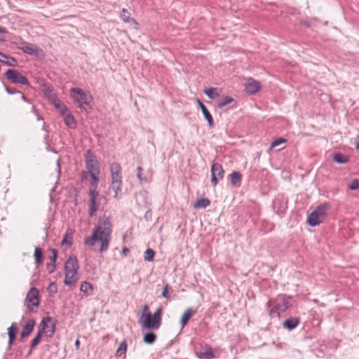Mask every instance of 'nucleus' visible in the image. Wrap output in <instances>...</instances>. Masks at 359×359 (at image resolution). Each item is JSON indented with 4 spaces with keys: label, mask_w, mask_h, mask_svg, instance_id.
I'll use <instances>...</instances> for the list:
<instances>
[{
    "label": "nucleus",
    "mask_w": 359,
    "mask_h": 359,
    "mask_svg": "<svg viewBox=\"0 0 359 359\" xmlns=\"http://www.w3.org/2000/svg\"><path fill=\"white\" fill-rule=\"evenodd\" d=\"M80 290L84 294H90V293L93 291V286L90 283L83 281L80 285Z\"/></svg>",
    "instance_id": "obj_35"
},
{
    "label": "nucleus",
    "mask_w": 359,
    "mask_h": 359,
    "mask_svg": "<svg viewBox=\"0 0 359 359\" xmlns=\"http://www.w3.org/2000/svg\"><path fill=\"white\" fill-rule=\"evenodd\" d=\"M46 269L48 271V273L50 274L54 272L55 269V264L51 263L46 264Z\"/></svg>",
    "instance_id": "obj_51"
},
{
    "label": "nucleus",
    "mask_w": 359,
    "mask_h": 359,
    "mask_svg": "<svg viewBox=\"0 0 359 359\" xmlns=\"http://www.w3.org/2000/svg\"><path fill=\"white\" fill-rule=\"evenodd\" d=\"M299 323V317H290L282 323V326L284 329L291 331L295 329Z\"/></svg>",
    "instance_id": "obj_20"
},
{
    "label": "nucleus",
    "mask_w": 359,
    "mask_h": 359,
    "mask_svg": "<svg viewBox=\"0 0 359 359\" xmlns=\"http://www.w3.org/2000/svg\"><path fill=\"white\" fill-rule=\"evenodd\" d=\"M142 170H143V168L141 166H138L137 168V177L141 182L143 181H145V179L142 177Z\"/></svg>",
    "instance_id": "obj_49"
},
{
    "label": "nucleus",
    "mask_w": 359,
    "mask_h": 359,
    "mask_svg": "<svg viewBox=\"0 0 359 359\" xmlns=\"http://www.w3.org/2000/svg\"><path fill=\"white\" fill-rule=\"evenodd\" d=\"M84 158L86 169L87 171L89 172V175H100V170L99 167V162L97 159L96 156L90 149H88L86 151L84 154Z\"/></svg>",
    "instance_id": "obj_8"
},
{
    "label": "nucleus",
    "mask_w": 359,
    "mask_h": 359,
    "mask_svg": "<svg viewBox=\"0 0 359 359\" xmlns=\"http://www.w3.org/2000/svg\"><path fill=\"white\" fill-rule=\"evenodd\" d=\"M332 160L339 164H344L348 161V157L342 153L337 152L334 154Z\"/></svg>",
    "instance_id": "obj_32"
},
{
    "label": "nucleus",
    "mask_w": 359,
    "mask_h": 359,
    "mask_svg": "<svg viewBox=\"0 0 359 359\" xmlns=\"http://www.w3.org/2000/svg\"><path fill=\"white\" fill-rule=\"evenodd\" d=\"M42 336L40 334L36 333V336L32 340L30 344V349L34 348L40 343Z\"/></svg>",
    "instance_id": "obj_38"
},
{
    "label": "nucleus",
    "mask_w": 359,
    "mask_h": 359,
    "mask_svg": "<svg viewBox=\"0 0 359 359\" xmlns=\"http://www.w3.org/2000/svg\"><path fill=\"white\" fill-rule=\"evenodd\" d=\"M72 244V238L69 236H68L67 233L64 236L62 241L61 245H67L68 246H71Z\"/></svg>",
    "instance_id": "obj_41"
},
{
    "label": "nucleus",
    "mask_w": 359,
    "mask_h": 359,
    "mask_svg": "<svg viewBox=\"0 0 359 359\" xmlns=\"http://www.w3.org/2000/svg\"><path fill=\"white\" fill-rule=\"evenodd\" d=\"M210 204V201L208 198H203L201 199H198L194 205V208L196 209H203L209 206Z\"/></svg>",
    "instance_id": "obj_33"
},
{
    "label": "nucleus",
    "mask_w": 359,
    "mask_h": 359,
    "mask_svg": "<svg viewBox=\"0 0 359 359\" xmlns=\"http://www.w3.org/2000/svg\"><path fill=\"white\" fill-rule=\"evenodd\" d=\"M35 325L36 322L34 319H30L27 321L26 324L24 325L20 332V341H22L23 339L27 337L31 334V333L34 330Z\"/></svg>",
    "instance_id": "obj_19"
},
{
    "label": "nucleus",
    "mask_w": 359,
    "mask_h": 359,
    "mask_svg": "<svg viewBox=\"0 0 359 359\" xmlns=\"http://www.w3.org/2000/svg\"><path fill=\"white\" fill-rule=\"evenodd\" d=\"M34 262L36 266L41 265L43 262V255L41 248L36 247L34 253Z\"/></svg>",
    "instance_id": "obj_29"
},
{
    "label": "nucleus",
    "mask_w": 359,
    "mask_h": 359,
    "mask_svg": "<svg viewBox=\"0 0 359 359\" xmlns=\"http://www.w3.org/2000/svg\"><path fill=\"white\" fill-rule=\"evenodd\" d=\"M290 299L291 297L290 296L285 294H278L273 302L269 301L266 304V306L270 308L271 304L275 305L276 309H278L281 313L285 312L291 306L289 302Z\"/></svg>",
    "instance_id": "obj_10"
},
{
    "label": "nucleus",
    "mask_w": 359,
    "mask_h": 359,
    "mask_svg": "<svg viewBox=\"0 0 359 359\" xmlns=\"http://www.w3.org/2000/svg\"><path fill=\"white\" fill-rule=\"evenodd\" d=\"M196 313V310H194L192 308H188L182 314L181 319H180V324L182 325V327H185L190 318L192 316H194Z\"/></svg>",
    "instance_id": "obj_23"
},
{
    "label": "nucleus",
    "mask_w": 359,
    "mask_h": 359,
    "mask_svg": "<svg viewBox=\"0 0 359 359\" xmlns=\"http://www.w3.org/2000/svg\"><path fill=\"white\" fill-rule=\"evenodd\" d=\"M170 286L168 285V284H165L163 287V291H162V293H161V296L164 298H169V290H170Z\"/></svg>",
    "instance_id": "obj_48"
},
{
    "label": "nucleus",
    "mask_w": 359,
    "mask_h": 359,
    "mask_svg": "<svg viewBox=\"0 0 359 359\" xmlns=\"http://www.w3.org/2000/svg\"><path fill=\"white\" fill-rule=\"evenodd\" d=\"M126 351H127V343H126V341L124 339L119 344V346L116 353V356L119 357V358L122 357L123 359L126 358Z\"/></svg>",
    "instance_id": "obj_30"
},
{
    "label": "nucleus",
    "mask_w": 359,
    "mask_h": 359,
    "mask_svg": "<svg viewBox=\"0 0 359 359\" xmlns=\"http://www.w3.org/2000/svg\"><path fill=\"white\" fill-rule=\"evenodd\" d=\"M111 227L109 217L104 215L99 221V225L93 229L91 236L85 238L84 243L89 247H93L99 241H100L99 252L100 253L106 252L110 242Z\"/></svg>",
    "instance_id": "obj_1"
},
{
    "label": "nucleus",
    "mask_w": 359,
    "mask_h": 359,
    "mask_svg": "<svg viewBox=\"0 0 359 359\" xmlns=\"http://www.w3.org/2000/svg\"><path fill=\"white\" fill-rule=\"evenodd\" d=\"M222 92V89L219 88H209L203 90L205 95H206L210 99L214 100L218 97Z\"/></svg>",
    "instance_id": "obj_25"
},
{
    "label": "nucleus",
    "mask_w": 359,
    "mask_h": 359,
    "mask_svg": "<svg viewBox=\"0 0 359 359\" xmlns=\"http://www.w3.org/2000/svg\"><path fill=\"white\" fill-rule=\"evenodd\" d=\"M287 140L283 137H278L271 142V147H276L281 144L285 143Z\"/></svg>",
    "instance_id": "obj_40"
},
{
    "label": "nucleus",
    "mask_w": 359,
    "mask_h": 359,
    "mask_svg": "<svg viewBox=\"0 0 359 359\" xmlns=\"http://www.w3.org/2000/svg\"><path fill=\"white\" fill-rule=\"evenodd\" d=\"M18 331V324L15 322L12 323L8 328V334H16Z\"/></svg>",
    "instance_id": "obj_43"
},
{
    "label": "nucleus",
    "mask_w": 359,
    "mask_h": 359,
    "mask_svg": "<svg viewBox=\"0 0 359 359\" xmlns=\"http://www.w3.org/2000/svg\"><path fill=\"white\" fill-rule=\"evenodd\" d=\"M151 215H152V213H151V210H147L144 215V218L147 220V221H149V220H151Z\"/></svg>",
    "instance_id": "obj_52"
},
{
    "label": "nucleus",
    "mask_w": 359,
    "mask_h": 359,
    "mask_svg": "<svg viewBox=\"0 0 359 359\" xmlns=\"http://www.w3.org/2000/svg\"><path fill=\"white\" fill-rule=\"evenodd\" d=\"M260 90V83L252 78H249L245 83V91L250 95H255Z\"/></svg>",
    "instance_id": "obj_15"
},
{
    "label": "nucleus",
    "mask_w": 359,
    "mask_h": 359,
    "mask_svg": "<svg viewBox=\"0 0 359 359\" xmlns=\"http://www.w3.org/2000/svg\"><path fill=\"white\" fill-rule=\"evenodd\" d=\"M354 144L356 149L359 150V135H357L354 140Z\"/></svg>",
    "instance_id": "obj_54"
},
{
    "label": "nucleus",
    "mask_w": 359,
    "mask_h": 359,
    "mask_svg": "<svg viewBox=\"0 0 359 359\" xmlns=\"http://www.w3.org/2000/svg\"><path fill=\"white\" fill-rule=\"evenodd\" d=\"M128 252H129L128 248L125 247L122 249L121 254L124 255L125 256L127 255Z\"/></svg>",
    "instance_id": "obj_57"
},
{
    "label": "nucleus",
    "mask_w": 359,
    "mask_h": 359,
    "mask_svg": "<svg viewBox=\"0 0 359 359\" xmlns=\"http://www.w3.org/2000/svg\"><path fill=\"white\" fill-rule=\"evenodd\" d=\"M155 255L156 252L153 249L147 248L144 252V259L149 262H153L154 260Z\"/></svg>",
    "instance_id": "obj_36"
},
{
    "label": "nucleus",
    "mask_w": 359,
    "mask_h": 359,
    "mask_svg": "<svg viewBox=\"0 0 359 359\" xmlns=\"http://www.w3.org/2000/svg\"><path fill=\"white\" fill-rule=\"evenodd\" d=\"M4 74L6 79L12 83L30 86V82L28 79L17 69H8Z\"/></svg>",
    "instance_id": "obj_9"
},
{
    "label": "nucleus",
    "mask_w": 359,
    "mask_h": 359,
    "mask_svg": "<svg viewBox=\"0 0 359 359\" xmlns=\"http://www.w3.org/2000/svg\"><path fill=\"white\" fill-rule=\"evenodd\" d=\"M48 290L50 293L55 294L57 292V286L56 283L51 282L48 287Z\"/></svg>",
    "instance_id": "obj_45"
},
{
    "label": "nucleus",
    "mask_w": 359,
    "mask_h": 359,
    "mask_svg": "<svg viewBox=\"0 0 359 359\" xmlns=\"http://www.w3.org/2000/svg\"><path fill=\"white\" fill-rule=\"evenodd\" d=\"M163 311V307L160 306L153 314L141 313L139 319V323L140 324L142 329H146L149 331L158 330L162 324Z\"/></svg>",
    "instance_id": "obj_2"
},
{
    "label": "nucleus",
    "mask_w": 359,
    "mask_h": 359,
    "mask_svg": "<svg viewBox=\"0 0 359 359\" xmlns=\"http://www.w3.org/2000/svg\"><path fill=\"white\" fill-rule=\"evenodd\" d=\"M64 117L65 124L69 127V128L74 129L76 128V121L74 117V116L70 113H66Z\"/></svg>",
    "instance_id": "obj_26"
},
{
    "label": "nucleus",
    "mask_w": 359,
    "mask_h": 359,
    "mask_svg": "<svg viewBox=\"0 0 359 359\" xmlns=\"http://www.w3.org/2000/svg\"><path fill=\"white\" fill-rule=\"evenodd\" d=\"M111 181L122 180V168L119 163L113 162L110 165Z\"/></svg>",
    "instance_id": "obj_16"
},
{
    "label": "nucleus",
    "mask_w": 359,
    "mask_h": 359,
    "mask_svg": "<svg viewBox=\"0 0 359 359\" xmlns=\"http://www.w3.org/2000/svg\"><path fill=\"white\" fill-rule=\"evenodd\" d=\"M19 48L28 55H38L39 48L35 44L22 41L20 43Z\"/></svg>",
    "instance_id": "obj_17"
},
{
    "label": "nucleus",
    "mask_w": 359,
    "mask_h": 359,
    "mask_svg": "<svg viewBox=\"0 0 359 359\" xmlns=\"http://www.w3.org/2000/svg\"><path fill=\"white\" fill-rule=\"evenodd\" d=\"M272 207L277 215L283 217L287 208V200L283 196H277L273 201Z\"/></svg>",
    "instance_id": "obj_12"
},
{
    "label": "nucleus",
    "mask_w": 359,
    "mask_h": 359,
    "mask_svg": "<svg viewBox=\"0 0 359 359\" xmlns=\"http://www.w3.org/2000/svg\"><path fill=\"white\" fill-rule=\"evenodd\" d=\"M56 330L55 320L49 316L43 317L38 326L37 333L47 337H52Z\"/></svg>",
    "instance_id": "obj_7"
},
{
    "label": "nucleus",
    "mask_w": 359,
    "mask_h": 359,
    "mask_svg": "<svg viewBox=\"0 0 359 359\" xmlns=\"http://www.w3.org/2000/svg\"><path fill=\"white\" fill-rule=\"evenodd\" d=\"M196 102H197L198 107L201 109V110L204 116V118L208 121L209 128H214V126H215L214 119L212 118V116L208 111V108L199 99H197Z\"/></svg>",
    "instance_id": "obj_18"
},
{
    "label": "nucleus",
    "mask_w": 359,
    "mask_h": 359,
    "mask_svg": "<svg viewBox=\"0 0 359 359\" xmlns=\"http://www.w3.org/2000/svg\"><path fill=\"white\" fill-rule=\"evenodd\" d=\"M76 282V278H75V275H73L70 273H65V278L64 280V283L67 286L74 285Z\"/></svg>",
    "instance_id": "obj_34"
},
{
    "label": "nucleus",
    "mask_w": 359,
    "mask_h": 359,
    "mask_svg": "<svg viewBox=\"0 0 359 359\" xmlns=\"http://www.w3.org/2000/svg\"><path fill=\"white\" fill-rule=\"evenodd\" d=\"M211 182L213 186L218 184L219 180H222L224 175V170L221 164L214 163L211 165Z\"/></svg>",
    "instance_id": "obj_13"
},
{
    "label": "nucleus",
    "mask_w": 359,
    "mask_h": 359,
    "mask_svg": "<svg viewBox=\"0 0 359 359\" xmlns=\"http://www.w3.org/2000/svg\"><path fill=\"white\" fill-rule=\"evenodd\" d=\"M0 33L1 34H6L7 33V30L5 27L0 26Z\"/></svg>",
    "instance_id": "obj_58"
},
{
    "label": "nucleus",
    "mask_w": 359,
    "mask_h": 359,
    "mask_svg": "<svg viewBox=\"0 0 359 359\" xmlns=\"http://www.w3.org/2000/svg\"><path fill=\"white\" fill-rule=\"evenodd\" d=\"M57 165H58V167H60V163H59V162L57 163ZM59 172H60V168H59Z\"/></svg>",
    "instance_id": "obj_60"
},
{
    "label": "nucleus",
    "mask_w": 359,
    "mask_h": 359,
    "mask_svg": "<svg viewBox=\"0 0 359 359\" xmlns=\"http://www.w3.org/2000/svg\"><path fill=\"white\" fill-rule=\"evenodd\" d=\"M38 119L40 120L41 118L38 115Z\"/></svg>",
    "instance_id": "obj_61"
},
{
    "label": "nucleus",
    "mask_w": 359,
    "mask_h": 359,
    "mask_svg": "<svg viewBox=\"0 0 359 359\" xmlns=\"http://www.w3.org/2000/svg\"><path fill=\"white\" fill-rule=\"evenodd\" d=\"M6 59L7 60H4V62H3V64H5L12 67H15V66H17L18 62L15 57L7 55V58Z\"/></svg>",
    "instance_id": "obj_37"
},
{
    "label": "nucleus",
    "mask_w": 359,
    "mask_h": 359,
    "mask_svg": "<svg viewBox=\"0 0 359 359\" xmlns=\"http://www.w3.org/2000/svg\"><path fill=\"white\" fill-rule=\"evenodd\" d=\"M44 94L49 102L60 111L62 116H65V114L69 111L67 106L60 101L57 95L53 93L50 89H46Z\"/></svg>",
    "instance_id": "obj_11"
},
{
    "label": "nucleus",
    "mask_w": 359,
    "mask_h": 359,
    "mask_svg": "<svg viewBox=\"0 0 359 359\" xmlns=\"http://www.w3.org/2000/svg\"><path fill=\"white\" fill-rule=\"evenodd\" d=\"M3 58L4 59L7 58V55H6L4 53L0 52V62H1V63L4 62V60H3Z\"/></svg>",
    "instance_id": "obj_55"
},
{
    "label": "nucleus",
    "mask_w": 359,
    "mask_h": 359,
    "mask_svg": "<svg viewBox=\"0 0 359 359\" xmlns=\"http://www.w3.org/2000/svg\"><path fill=\"white\" fill-rule=\"evenodd\" d=\"M156 339H157L156 334L153 331L148 330V332H147L143 335L142 340H143L144 343H145L147 344H153L156 341Z\"/></svg>",
    "instance_id": "obj_28"
},
{
    "label": "nucleus",
    "mask_w": 359,
    "mask_h": 359,
    "mask_svg": "<svg viewBox=\"0 0 359 359\" xmlns=\"http://www.w3.org/2000/svg\"><path fill=\"white\" fill-rule=\"evenodd\" d=\"M99 175L95 174L90 175L91 178L90 182V188L88 191V215L90 217H93L95 215L99 208V204L97 202V198L99 196V192L97 191L99 184Z\"/></svg>",
    "instance_id": "obj_3"
},
{
    "label": "nucleus",
    "mask_w": 359,
    "mask_h": 359,
    "mask_svg": "<svg viewBox=\"0 0 359 359\" xmlns=\"http://www.w3.org/2000/svg\"><path fill=\"white\" fill-rule=\"evenodd\" d=\"M232 104V105L229 107V108H231V109H234L237 106V102L235 99H233V97H231L230 96L225 95V96H223L222 97V99H220L218 101L217 106L219 109H222L225 106H226L228 104Z\"/></svg>",
    "instance_id": "obj_22"
},
{
    "label": "nucleus",
    "mask_w": 359,
    "mask_h": 359,
    "mask_svg": "<svg viewBox=\"0 0 359 359\" xmlns=\"http://www.w3.org/2000/svg\"><path fill=\"white\" fill-rule=\"evenodd\" d=\"M280 312L278 309H276V306H275V305H273V307L272 309H271L269 311L270 317L271 318H273L275 316L280 317Z\"/></svg>",
    "instance_id": "obj_47"
},
{
    "label": "nucleus",
    "mask_w": 359,
    "mask_h": 359,
    "mask_svg": "<svg viewBox=\"0 0 359 359\" xmlns=\"http://www.w3.org/2000/svg\"><path fill=\"white\" fill-rule=\"evenodd\" d=\"M8 351L11 349L12 345L14 344V341L16 339V334H8Z\"/></svg>",
    "instance_id": "obj_46"
},
{
    "label": "nucleus",
    "mask_w": 359,
    "mask_h": 359,
    "mask_svg": "<svg viewBox=\"0 0 359 359\" xmlns=\"http://www.w3.org/2000/svg\"><path fill=\"white\" fill-rule=\"evenodd\" d=\"M121 18L125 22H133L135 25H137V22L136 20L130 17V13L128 11L126 8H122L121 13Z\"/></svg>",
    "instance_id": "obj_31"
},
{
    "label": "nucleus",
    "mask_w": 359,
    "mask_h": 359,
    "mask_svg": "<svg viewBox=\"0 0 359 359\" xmlns=\"http://www.w3.org/2000/svg\"><path fill=\"white\" fill-rule=\"evenodd\" d=\"M88 176H90L89 172L86 170H83L81 172V181L83 182L86 181Z\"/></svg>",
    "instance_id": "obj_50"
},
{
    "label": "nucleus",
    "mask_w": 359,
    "mask_h": 359,
    "mask_svg": "<svg viewBox=\"0 0 359 359\" xmlns=\"http://www.w3.org/2000/svg\"><path fill=\"white\" fill-rule=\"evenodd\" d=\"M231 184L234 187H240L242 180V174L238 171L233 172L230 175Z\"/></svg>",
    "instance_id": "obj_27"
},
{
    "label": "nucleus",
    "mask_w": 359,
    "mask_h": 359,
    "mask_svg": "<svg viewBox=\"0 0 359 359\" xmlns=\"http://www.w3.org/2000/svg\"><path fill=\"white\" fill-rule=\"evenodd\" d=\"M330 205L328 203H323L317 206L316 208L309 215L307 223L310 226L314 227L323 223L328 215Z\"/></svg>",
    "instance_id": "obj_4"
},
{
    "label": "nucleus",
    "mask_w": 359,
    "mask_h": 359,
    "mask_svg": "<svg viewBox=\"0 0 359 359\" xmlns=\"http://www.w3.org/2000/svg\"><path fill=\"white\" fill-rule=\"evenodd\" d=\"M77 258L75 256H70L65 263V273H70L76 275L79 270Z\"/></svg>",
    "instance_id": "obj_14"
},
{
    "label": "nucleus",
    "mask_w": 359,
    "mask_h": 359,
    "mask_svg": "<svg viewBox=\"0 0 359 359\" xmlns=\"http://www.w3.org/2000/svg\"><path fill=\"white\" fill-rule=\"evenodd\" d=\"M49 250L52 252L53 255L50 257L51 264H55L57 259V250L55 248H50Z\"/></svg>",
    "instance_id": "obj_42"
},
{
    "label": "nucleus",
    "mask_w": 359,
    "mask_h": 359,
    "mask_svg": "<svg viewBox=\"0 0 359 359\" xmlns=\"http://www.w3.org/2000/svg\"><path fill=\"white\" fill-rule=\"evenodd\" d=\"M70 96L74 102L78 104V107L80 109H86V107L88 109L92 108L90 103L93 101V97L90 93H86L83 89L80 88H71Z\"/></svg>",
    "instance_id": "obj_5"
},
{
    "label": "nucleus",
    "mask_w": 359,
    "mask_h": 359,
    "mask_svg": "<svg viewBox=\"0 0 359 359\" xmlns=\"http://www.w3.org/2000/svg\"><path fill=\"white\" fill-rule=\"evenodd\" d=\"M122 180L111 182V189L114 190L115 193L114 197L116 199H120L122 196Z\"/></svg>",
    "instance_id": "obj_24"
},
{
    "label": "nucleus",
    "mask_w": 359,
    "mask_h": 359,
    "mask_svg": "<svg viewBox=\"0 0 359 359\" xmlns=\"http://www.w3.org/2000/svg\"><path fill=\"white\" fill-rule=\"evenodd\" d=\"M79 346H80V341L77 339L75 341V346H76V349L79 348Z\"/></svg>",
    "instance_id": "obj_59"
},
{
    "label": "nucleus",
    "mask_w": 359,
    "mask_h": 359,
    "mask_svg": "<svg viewBox=\"0 0 359 359\" xmlns=\"http://www.w3.org/2000/svg\"><path fill=\"white\" fill-rule=\"evenodd\" d=\"M348 188L351 190H357L359 189V180L354 179L351 181L350 184L348 185Z\"/></svg>",
    "instance_id": "obj_44"
},
{
    "label": "nucleus",
    "mask_w": 359,
    "mask_h": 359,
    "mask_svg": "<svg viewBox=\"0 0 359 359\" xmlns=\"http://www.w3.org/2000/svg\"><path fill=\"white\" fill-rule=\"evenodd\" d=\"M21 95V98L23 101L26 102H29V100L21 92V93H19Z\"/></svg>",
    "instance_id": "obj_56"
},
{
    "label": "nucleus",
    "mask_w": 359,
    "mask_h": 359,
    "mask_svg": "<svg viewBox=\"0 0 359 359\" xmlns=\"http://www.w3.org/2000/svg\"><path fill=\"white\" fill-rule=\"evenodd\" d=\"M3 86H4L5 88V90L6 91L10 94V95H13V94H17V93H21V91L14 88H11L9 87L6 83L4 81H1Z\"/></svg>",
    "instance_id": "obj_39"
},
{
    "label": "nucleus",
    "mask_w": 359,
    "mask_h": 359,
    "mask_svg": "<svg viewBox=\"0 0 359 359\" xmlns=\"http://www.w3.org/2000/svg\"><path fill=\"white\" fill-rule=\"evenodd\" d=\"M149 306L145 304L142 307V313H151L149 311Z\"/></svg>",
    "instance_id": "obj_53"
},
{
    "label": "nucleus",
    "mask_w": 359,
    "mask_h": 359,
    "mask_svg": "<svg viewBox=\"0 0 359 359\" xmlns=\"http://www.w3.org/2000/svg\"><path fill=\"white\" fill-rule=\"evenodd\" d=\"M40 304L39 290L36 287H31L28 291L25 299V306L27 307L26 314L36 313Z\"/></svg>",
    "instance_id": "obj_6"
},
{
    "label": "nucleus",
    "mask_w": 359,
    "mask_h": 359,
    "mask_svg": "<svg viewBox=\"0 0 359 359\" xmlns=\"http://www.w3.org/2000/svg\"><path fill=\"white\" fill-rule=\"evenodd\" d=\"M199 359H212L215 357L212 348L210 345L205 344L203 350L196 352Z\"/></svg>",
    "instance_id": "obj_21"
}]
</instances>
